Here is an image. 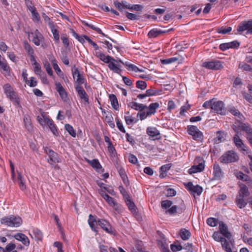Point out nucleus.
<instances>
[{
    "label": "nucleus",
    "instance_id": "obj_37",
    "mask_svg": "<svg viewBox=\"0 0 252 252\" xmlns=\"http://www.w3.org/2000/svg\"><path fill=\"white\" fill-rule=\"evenodd\" d=\"M244 198V197L237 196L236 198L235 202L237 205L241 209L244 208L247 204Z\"/></svg>",
    "mask_w": 252,
    "mask_h": 252
},
{
    "label": "nucleus",
    "instance_id": "obj_54",
    "mask_svg": "<svg viewBox=\"0 0 252 252\" xmlns=\"http://www.w3.org/2000/svg\"><path fill=\"white\" fill-rule=\"evenodd\" d=\"M236 115V116H235L236 117L235 122L243 123L242 121H244L245 119L244 115L241 113H240L239 111Z\"/></svg>",
    "mask_w": 252,
    "mask_h": 252
},
{
    "label": "nucleus",
    "instance_id": "obj_11",
    "mask_svg": "<svg viewBox=\"0 0 252 252\" xmlns=\"http://www.w3.org/2000/svg\"><path fill=\"white\" fill-rule=\"evenodd\" d=\"M97 222V225H99L101 228L107 233L114 234V230L112 228L110 223L108 221L103 219H98Z\"/></svg>",
    "mask_w": 252,
    "mask_h": 252
},
{
    "label": "nucleus",
    "instance_id": "obj_50",
    "mask_svg": "<svg viewBox=\"0 0 252 252\" xmlns=\"http://www.w3.org/2000/svg\"><path fill=\"white\" fill-rule=\"evenodd\" d=\"M126 17L129 20H139L140 16L136 15L135 14L129 13L127 11L126 12Z\"/></svg>",
    "mask_w": 252,
    "mask_h": 252
},
{
    "label": "nucleus",
    "instance_id": "obj_3",
    "mask_svg": "<svg viewBox=\"0 0 252 252\" xmlns=\"http://www.w3.org/2000/svg\"><path fill=\"white\" fill-rule=\"evenodd\" d=\"M185 205L183 200L180 201L179 206L174 205V220L183 221L185 219L184 215L182 214L185 210Z\"/></svg>",
    "mask_w": 252,
    "mask_h": 252
},
{
    "label": "nucleus",
    "instance_id": "obj_60",
    "mask_svg": "<svg viewBox=\"0 0 252 252\" xmlns=\"http://www.w3.org/2000/svg\"><path fill=\"white\" fill-rule=\"evenodd\" d=\"M116 124H117L118 129L121 131H122L124 133H125L126 130H125L124 127L123 126L122 123L119 121V119L118 118H116Z\"/></svg>",
    "mask_w": 252,
    "mask_h": 252
},
{
    "label": "nucleus",
    "instance_id": "obj_23",
    "mask_svg": "<svg viewBox=\"0 0 252 252\" xmlns=\"http://www.w3.org/2000/svg\"><path fill=\"white\" fill-rule=\"evenodd\" d=\"M116 62L112 61L108 66L109 68L114 73L120 74L122 71L121 69V65L118 63V60Z\"/></svg>",
    "mask_w": 252,
    "mask_h": 252
},
{
    "label": "nucleus",
    "instance_id": "obj_56",
    "mask_svg": "<svg viewBox=\"0 0 252 252\" xmlns=\"http://www.w3.org/2000/svg\"><path fill=\"white\" fill-rule=\"evenodd\" d=\"M44 67H45L48 74L51 76H53V70L50 66V63L48 62H46L44 63Z\"/></svg>",
    "mask_w": 252,
    "mask_h": 252
},
{
    "label": "nucleus",
    "instance_id": "obj_9",
    "mask_svg": "<svg viewBox=\"0 0 252 252\" xmlns=\"http://www.w3.org/2000/svg\"><path fill=\"white\" fill-rule=\"evenodd\" d=\"M247 31V34H252V20L241 23L237 28V32H241Z\"/></svg>",
    "mask_w": 252,
    "mask_h": 252
},
{
    "label": "nucleus",
    "instance_id": "obj_28",
    "mask_svg": "<svg viewBox=\"0 0 252 252\" xmlns=\"http://www.w3.org/2000/svg\"><path fill=\"white\" fill-rule=\"evenodd\" d=\"M125 202L131 212L133 214H136L137 213L136 211L137 208L134 202L131 200L130 198L125 200Z\"/></svg>",
    "mask_w": 252,
    "mask_h": 252
},
{
    "label": "nucleus",
    "instance_id": "obj_7",
    "mask_svg": "<svg viewBox=\"0 0 252 252\" xmlns=\"http://www.w3.org/2000/svg\"><path fill=\"white\" fill-rule=\"evenodd\" d=\"M212 109L215 112L221 115L226 114V110L225 109L224 104L222 101H214Z\"/></svg>",
    "mask_w": 252,
    "mask_h": 252
},
{
    "label": "nucleus",
    "instance_id": "obj_4",
    "mask_svg": "<svg viewBox=\"0 0 252 252\" xmlns=\"http://www.w3.org/2000/svg\"><path fill=\"white\" fill-rule=\"evenodd\" d=\"M196 162H198L197 165H194L189 169L188 173L189 174H192L197 172H200L202 171L204 169V162L205 161L201 158H197L195 159Z\"/></svg>",
    "mask_w": 252,
    "mask_h": 252
},
{
    "label": "nucleus",
    "instance_id": "obj_35",
    "mask_svg": "<svg viewBox=\"0 0 252 252\" xmlns=\"http://www.w3.org/2000/svg\"><path fill=\"white\" fill-rule=\"evenodd\" d=\"M159 105L158 102L150 104L148 107L149 110L147 111V115L154 114L156 112V109L159 107Z\"/></svg>",
    "mask_w": 252,
    "mask_h": 252
},
{
    "label": "nucleus",
    "instance_id": "obj_19",
    "mask_svg": "<svg viewBox=\"0 0 252 252\" xmlns=\"http://www.w3.org/2000/svg\"><path fill=\"white\" fill-rule=\"evenodd\" d=\"M175 48L177 49V51L176 53L174 54V63L178 62V63L179 64L182 62L185 55L180 49V46L176 45Z\"/></svg>",
    "mask_w": 252,
    "mask_h": 252
},
{
    "label": "nucleus",
    "instance_id": "obj_21",
    "mask_svg": "<svg viewBox=\"0 0 252 252\" xmlns=\"http://www.w3.org/2000/svg\"><path fill=\"white\" fill-rule=\"evenodd\" d=\"M88 223L93 231L95 232H98L97 230V227H96L98 224L97 220H96L94 216L92 214H90L89 216Z\"/></svg>",
    "mask_w": 252,
    "mask_h": 252
},
{
    "label": "nucleus",
    "instance_id": "obj_38",
    "mask_svg": "<svg viewBox=\"0 0 252 252\" xmlns=\"http://www.w3.org/2000/svg\"><path fill=\"white\" fill-rule=\"evenodd\" d=\"M88 162L94 168L99 169L102 168V166L97 159H94L92 160H88Z\"/></svg>",
    "mask_w": 252,
    "mask_h": 252
},
{
    "label": "nucleus",
    "instance_id": "obj_25",
    "mask_svg": "<svg viewBox=\"0 0 252 252\" xmlns=\"http://www.w3.org/2000/svg\"><path fill=\"white\" fill-rule=\"evenodd\" d=\"M100 194L110 206L114 207L117 205V202L114 201V199L106 194L104 191L101 190Z\"/></svg>",
    "mask_w": 252,
    "mask_h": 252
},
{
    "label": "nucleus",
    "instance_id": "obj_52",
    "mask_svg": "<svg viewBox=\"0 0 252 252\" xmlns=\"http://www.w3.org/2000/svg\"><path fill=\"white\" fill-rule=\"evenodd\" d=\"M84 38L88 41V42L91 44L94 48L95 51L98 50L99 49L98 46L94 42L92 39L90 38V37L87 35H84Z\"/></svg>",
    "mask_w": 252,
    "mask_h": 252
},
{
    "label": "nucleus",
    "instance_id": "obj_2",
    "mask_svg": "<svg viewBox=\"0 0 252 252\" xmlns=\"http://www.w3.org/2000/svg\"><path fill=\"white\" fill-rule=\"evenodd\" d=\"M1 221L2 224L11 227H18L22 224L21 218L14 216L2 218Z\"/></svg>",
    "mask_w": 252,
    "mask_h": 252
},
{
    "label": "nucleus",
    "instance_id": "obj_27",
    "mask_svg": "<svg viewBox=\"0 0 252 252\" xmlns=\"http://www.w3.org/2000/svg\"><path fill=\"white\" fill-rule=\"evenodd\" d=\"M49 159L48 162L53 165L54 163H58L60 161V158L58 157V154L53 151L49 156Z\"/></svg>",
    "mask_w": 252,
    "mask_h": 252
},
{
    "label": "nucleus",
    "instance_id": "obj_8",
    "mask_svg": "<svg viewBox=\"0 0 252 252\" xmlns=\"http://www.w3.org/2000/svg\"><path fill=\"white\" fill-rule=\"evenodd\" d=\"M213 175L212 180H220L224 176V173L222 170L219 164L216 162L213 165Z\"/></svg>",
    "mask_w": 252,
    "mask_h": 252
},
{
    "label": "nucleus",
    "instance_id": "obj_34",
    "mask_svg": "<svg viewBox=\"0 0 252 252\" xmlns=\"http://www.w3.org/2000/svg\"><path fill=\"white\" fill-rule=\"evenodd\" d=\"M109 99L112 107L116 110H118V101L115 95L111 94L109 95Z\"/></svg>",
    "mask_w": 252,
    "mask_h": 252
},
{
    "label": "nucleus",
    "instance_id": "obj_41",
    "mask_svg": "<svg viewBox=\"0 0 252 252\" xmlns=\"http://www.w3.org/2000/svg\"><path fill=\"white\" fill-rule=\"evenodd\" d=\"M33 233L35 238L37 241H41L43 238V235L41 231L38 228H34L33 230Z\"/></svg>",
    "mask_w": 252,
    "mask_h": 252
},
{
    "label": "nucleus",
    "instance_id": "obj_13",
    "mask_svg": "<svg viewBox=\"0 0 252 252\" xmlns=\"http://www.w3.org/2000/svg\"><path fill=\"white\" fill-rule=\"evenodd\" d=\"M172 204V201L168 200H163L161 202V208L166 210L165 211L166 214L170 215L173 214V206H171Z\"/></svg>",
    "mask_w": 252,
    "mask_h": 252
},
{
    "label": "nucleus",
    "instance_id": "obj_40",
    "mask_svg": "<svg viewBox=\"0 0 252 252\" xmlns=\"http://www.w3.org/2000/svg\"><path fill=\"white\" fill-rule=\"evenodd\" d=\"M220 242L221 243L222 247L225 250L226 252H232L231 249L228 243L224 238H221Z\"/></svg>",
    "mask_w": 252,
    "mask_h": 252
},
{
    "label": "nucleus",
    "instance_id": "obj_24",
    "mask_svg": "<svg viewBox=\"0 0 252 252\" xmlns=\"http://www.w3.org/2000/svg\"><path fill=\"white\" fill-rule=\"evenodd\" d=\"M49 27L53 33L54 39L56 42L59 43L60 41V36L58 30L55 28V26L53 22L49 23Z\"/></svg>",
    "mask_w": 252,
    "mask_h": 252
},
{
    "label": "nucleus",
    "instance_id": "obj_42",
    "mask_svg": "<svg viewBox=\"0 0 252 252\" xmlns=\"http://www.w3.org/2000/svg\"><path fill=\"white\" fill-rule=\"evenodd\" d=\"M162 32H163L160 30L153 29L149 32L148 35L150 38H154L158 36Z\"/></svg>",
    "mask_w": 252,
    "mask_h": 252
},
{
    "label": "nucleus",
    "instance_id": "obj_64",
    "mask_svg": "<svg viewBox=\"0 0 252 252\" xmlns=\"http://www.w3.org/2000/svg\"><path fill=\"white\" fill-rule=\"evenodd\" d=\"M84 81L85 78L83 75L80 73H78L76 80V82L78 84V85L83 84L84 83Z\"/></svg>",
    "mask_w": 252,
    "mask_h": 252
},
{
    "label": "nucleus",
    "instance_id": "obj_1",
    "mask_svg": "<svg viewBox=\"0 0 252 252\" xmlns=\"http://www.w3.org/2000/svg\"><path fill=\"white\" fill-rule=\"evenodd\" d=\"M239 157L237 154L233 150L225 152L219 158V161L221 163H229L237 162Z\"/></svg>",
    "mask_w": 252,
    "mask_h": 252
},
{
    "label": "nucleus",
    "instance_id": "obj_33",
    "mask_svg": "<svg viewBox=\"0 0 252 252\" xmlns=\"http://www.w3.org/2000/svg\"><path fill=\"white\" fill-rule=\"evenodd\" d=\"M241 127L242 131L245 132L247 134L246 138L252 136V128L249 124L244 123Z\"/></svg>",
    "mask_w": 252,
    "mask_h": 252
},
{
    "label": "nucleus",
    "instance_id": "obj_10",
    "mask_svg": "<svg viewBox=\"0 0 252 252\" xmlns=\"http://www.w3.org/2000/svg\"><path fill=\"white\" fill-rule=\"evenodd\" d=\"M186 189L189 191L190 193L195 195L196 193L197 195H200L203 190L202 188L199 185L194 186L192 182H189L186 185Z\"/></svg>",
    "mask_w": 252,
    "mask_h": 252
},
{
    "label": "nucleus",
    "instance_id": "obj_61",
    "mask_svg": "<svg viewBox=\"0 0 252 252\" xmlns=\"http://www.w3.org/2000/svg\"><path fill=\"white\" fill-rule=\"evenodd\" d=\"M128 161L129 162L133 164H136L138 162L137 158L133 154H129L128 156Z\"/></svg>",
    "mask_w": 252,
    "mask_h": 252
},
{
    "label": "nucleus",
    "instance_id": "obj_36",
    "mask_svg": "<svg viewBox=\"0 0 252 252\" xmlns=\"http://www.w3.org/2000/svg\"><path fill=\"white\" fill-rule=\"evenodd\" d=\"M82 23L83 24V25L89 27L90 28H91L92 30H93L95 31V32H96L98 33H99L100 34H101L102 35H103L104 36H107V35L105 34L102 32V31L100 29H99V28H98L97 27H95L93 25L89 24L88 23H87V22L84 21H82Z\"/></svg>",
    "mask_w": 252,
    "mask_h": 252
},
{
    "label": "nucleus",
    "instance_id": "obj_51",
    "mask_svg": "<svg viewBox=\"0 0 252 252\" xmlns=\"http://www.w3.org/2000/svg\"><path fill=\"white\" fill-rule=\"evenodd\" d=\"M119 189L121 193L123 195L124 198H125V200H126L130 198L127 191L123 186H119Z\"/></svg>",
    "mask_w": 252,
    "mask_h": 252
},
{
    "label": "nucleus",
    "instance_id": "obj_15",
    "mask_svg": "<svg viewBox=\"0 0 252 252\" xmlns=\"http://www.w3.org/2000/svg\"><path fill=\"white\" fill-rule=\"evenodd\" d=\"M75 89L77 92L78 95L80 98L85 102H89V97L83 87L80 85H76Z\"/></svg>",
    "mask_w": 252,
    "mask_h": 252
},
{
    "label": "nucleus",
    "instance_id": "obj_57",
    "mask_svg": "<svg viewBox=\"0 0 252 252\" xmlns=\"http://www.w3.org/2000/svg\"><path fill=\"white\" fill-rule=\"evenodd\" d=\"M227 45H228V48H238L240 43L237 41H233L232 42L226 43Z\"/></svg>",
    "mask_w": 252,
    "mask_h": 252
},
{
    "label": "nucleus",
    "instance_id": "obj_44",
    "mask_svg": "<svg viewBox=\"0 0 252 252\" xmlns=\"http://www.w3.org/2000/svg\"><path fill=\"white\" fill-rule=\"evenodd\" d=\"M64 127L66 130L69 133L70 135H71L73 137H75L76 136V132L71 125L67 124L65 125Z\"/></svg>",
    "mask_w": 252,
    "mask_h": 252
},
{
    "label": "nucleus",
    "instance_id": "obj_12",
    "mask_svg": "<svg viewBox=\"0 0 252 252\" xmlns=\"http://www.w3.org/2000/svg\"><path fill=\"white\" fill-rule=\"evenodd\" d=\"M202 66L210 69L218 70L222 68V65L219 61L205 62L203 63Z\"/></svg>",
    "mask_w": 252,
    "mask_h": 252
},
{
    "label": "nucleus",
    "instance_id": "obj_29",
    "mask_svg": "<svg viewBox=\"0 0 252 252\" xmlns=\"http://www.w3.org/2000/svg\"><path fill=\"white\" fill-rule=\"evenodd\" d=\"M250 195V192L249 191L248 189L246 186L244 185H242L241 186L240 189L239 191V194L237 196L242 197H246Z\"/></svg>",
    "mask_w": 252,
    "mask_h": 252
},
{
    "label": "nucleus",
    "instance_id": "obj_18",
    "mask_svg": "<svg viewBox=\"0 0 252 252\" xmlns=\"http://www.w3.org/2000/svg\"><path fill=\"white\" fill-rule=\"evenodd\" d=\"M178 235L183 240L187 241L191 237L190 231L186 228H181L177 232Z\"/></svg>",
    "mask_w": 252,
    "mask_h": 252
},
{
    "label": "nucleus",
    "instance_id": "obj_20",
    "mask_svg": "<svg viewBox=\"0 0 252 252\" xmlns=\"http://www.w3.org/2000/svg\"><path fill=\"white\" fill-rule=\"evenodd\" d=\"M219 228L220 233L222 234L225 237L227 238V239H230L231 238V234L228 231L227 226L222 221L219 222Z\"/></svg>",
    "mask_w": 252,
    "mask_h": 252
},
{
    "label": "nucleus",
    "instance_id": "obj_58",
    "mask_svg": "<svg viewBox=\"0 0 252 252\" xmlns=\"http://www.w3.org/2000/svg\"><path fill=\"white\" fill-rule=\"evenodd\" d=\"M25 3L28 9L31 12L36 9L35 7L32 5V2L30 0H25Z\"/></svg>",
    "mask_w": 252,
    "mask_h": 252
},
{
    "label": "nucleus",
    "instance_id": "obj_55",
    "mask_svg": "<svg viewBox=\"0 0 252 252\" xmlns=\"http://www.w3.org/2000/svg\"><path fill=\"white\" fill-rule=\"evenodd\" d=\"M16 248V246L13 243L8 244L5 249H4V252H10L14 250Z\"/></svg>",
    "mask_w": 252,
    "mask_h": 252
},
{
    "label": "nucleus",
    "instance_id": "obj_17",
    "mask_svg": "<svg viewBox=\"0 0 252 252\" xmlns=\"http://www.w3.org/2000/svg\"><path fill=\"white\" fill-rule=\"evenodd\" d=\"M240 135H235L233 137V141L238 148L240 149L241 151H247V147L243 143L242 140L240 138Z\"/></svg>",
    "mask_w": 252,
    "mask_h": 252
},
{
    "label": "nucleus",
    "instance_id": "obj_30",
    "mask_svg": "<svg viewBox=\"0 0 252 252\" xmlns=\"http://www.w3.org/2000/svg\"><path fill=\"white\" fill-rule=\"evenodd\" d=\"M46 123L49 127L51 131L52 132L53 134L56 136H58L59 133L58 132L56 126L54 124L53 121L48 119L46 121Z\"/></svg>",
    "mask_w": 252,
    "mask_h": 252
},
{
    "label": "nucleus",
    "instance_id": "obj_14",
    "mask_svg": "<svg viewBox=\"0 0 252 252\" xmlns=\"http://www.w3.org/2000/svg\"><path fill=\"white\" fill-rule=\"evenodd\" d=\"M147 134L152 140L159 139L160 138L159 131L155 127H148L146 130Z\"/></svg>",
    "mask_w": 252,
    "mask_h": 252
},
{
    "label": "nucleus",
    "instance_id": "obj_43",
    "mask_svg": "<svg viewBox=\"0 0 252 252\" xmlns=\"http://www.w3.org/2000/svg\"><path fill=\"white\" fill-rule=\"evenodd\" d=\"M237 178L239 180L244 181H252L251 178L247 175L244 174L242 172H239L237 173Z\"/></svg>",
    "mask_w": 252,
    "mask_h": 252
},
{
    "label": "nucleus",
    "instance_id": "obj_31",
    "mask_svg": "<svg viewBox=\"0 0 252 252\" xmlns=\"http://www.w3.org/2000/svg\"><path fill=\"white\" fill-rule=\"evenodd\" d=\"M226 133L223 131H218L216 133V137L215 138L216 142H221L225 139Z\"/></svg>",
    "mask_w": 252,
    "mask_h": 252
},
{
    "label": "nucleus",
    "instance_id": "obj_49",
    "mask_svg": "<svg viewBox=\"0 0 252 252\" xmlns=\"http://www.w3.org/2000/svg\"><path fill=\"white\" fill-rule=\"evenodd\" d=\"M24 48L29 55L34 54V51L33 49L26 41L24 42Z\"/></svg>",
    "mask_w": 252,
    "mask_h": 252
},
{
    "label": "nucleus",
    "instance_id": "obj_47",
    "mask_svg": "<svg viewBox=\"0 0 252 252\" xmlns=\"http://www.w3.org/2000/svg\"><path fill=\"white\" fill-rule=\"evenodd\" d=\"M218 222V220L214 218H209L207 220V223L212 227L217 226Z\"/></svg>",
    "mask_w": 252,
    "mask_h": 252
},
{
    "label": "nucleus",
    "instance_id": "obj_48",
    "mask_svg": "<svg viewBox=\"0 0 252 252\" xmlns=\"http://www.w3.org/2000/svg\"><path fill=\"white\" fill-rule=\"evenodd\" d=\"M136 87L142 90H145L147 87L146 83L142 80H138L136 83Z\"/></svg>",
    "mask_w": 252,
    "mask_h": 252
},
{
    "label": "nucleus",
    "instance_id": "obj_5",
    "mask_svg": "<svg viewBox=\"0 0 252 252\" xmlns=\"http://www.w3.org/2000/svg\"><path fill=\"white\" fill-rule=\"evenodd\" d=\"M188 132L189 134L192 136L193 139L195 140L201 141L203 139L202 133L196 126H188Z\"/></svg>",
    "mask_w": 252,
    "mask_h": 252
},
{
    "label": "nucleus",
    "instance_id": "obj_53",
    "mask_svg": "<svg viewBox=\"0 0 252 252\" xmlns=\"http://www.w3.org/2000/svg\"><path fill=\"white\" fill-rule=\"evenodd\" d=\"M33 65H34V71L36 75H39V74L41 73V70L40 64L36 62H35V63H33Z\"/></svg>",
    "mask_w": 252,
    "mask_h": 252
},
{
    "label": "nucleus",
    "instance_id": "obj_32",
    "mask_svg": "<svg viewBox=\"0 0 252 252\" xmlns=\"http://www.w3.org/2000/svg\"><path fill=\"white\" fill-rule=\"evenodd\" d=\"M244 123L235 122V123L231 126L232 128L236 133L235 135H241V131H242V129H241V126Z\"/></svg>",
    "mask_w": 252,
    "mask_h": 252
},
{
    "label": "nucleus",
    "instance_id": "obj_22",
    "mask_svg": "<svg viewBox=\"0 0 252 252\" xmlns=\"http://www.w3.org/2000/svg\"><path fill=\"white\" fill-rule=\"evenodd\" d=\"M15 239L21 241L23 245L28 246L30 245V240L28 237L23 233H17L14 236Z\"/></svg>",
    "mask_w": 252,
    "mask_h": 252
},
{
    "label": "nucleus",
    "instance_id": "obj_46",
    "mask_svg": "<svg viewBox=\"0 0 252 252\" xmlns=\"http://www.w3.org/2000/svg\"><path fill=\"white\" fill-rule=\"evenodd\" d=\"M51 62L53 63V68L56 71L57 74L60 76H61V75H63L62 71L57 64L56 60L54 59L52 60Z\"/></svg>",
    "mask_w": 252,
    "mask_h": 252
},
{
    "label": "nucleus",
    "instance_id": "obj_45",
    "mask_svg": "<svg viewBox=\"0 0 252 252\" xmlns=\"http://www.w3.org/2000/svg\"><path fill=\"white\" fill-rule=\"evenodd\" d=\"M18 181L21 189L22 190L25 189H26V185L25 184L24 179L20 173H18Z\"/></svg>",
    "mask_w": 252,
    "mask_h": 252
},
{
    "label": "nucleus",
    "instance_id": "obj_59",
    "mask_svg": "<svg viewBox=\"0 0 252 252\" xmlns=\"http://www.w3.org/2000/svg\"><path fill=\"white\" fill-rule=\"evenodd\" d=\"M32 16V19L34 21L38 22L40 20V16L36 10L32 11L31 12Z\"/></svg>",
    "mask_w": 252,
    "mask_h": 252
},
{
    "label": "nucleus",
    "instance_id": "obj_62",
    "mask_svg": "<svg viewBox=\"0 0 252 252\" xmlns=\"http://www.w3.org/2000/svg\"><path fill=\"white\" fill-rule=\"evenodd\" d=\"M227 110L234 116H236V114L239 112V110L236 109L235 107L233 106H228Z\"/></svg>",
    "mask_w": 252,
    "mask_h": 252
},
{
    "label": "nucleus",
    "instance_id": "obj_6",
    "mask_svg": "<svg viewBox=\"0 0 252 252\" xmlns=\"http://www.w3.org/2000/svg\"><path fill=\"white\" fill-rule=\"evenodd\" d=\"M4 92L6 96L11 100L18 103L19 101L17 97L16 93L13 91L12 88L9 84L3 86Z\"/></svg>",
    "mask_w": 252,
    "mask_h": 252
},
{
    "label": "nucleus",
    "instance_id": "obj_39",
    "mask_svg": "<svg viewBox=\"0 0 252 252\" xmlns=\"http://www.w3.org/2000/svg\"><path fill=\"white\" fill-rule=\"evenodd\" d=\"M119 174H120L121 177L123 179L125 184L126 186H128L129 185V181L127 180V177L126 176V174L124 169L122 168H120L119 170Z\"/></svg>",
    "mask_w": 252,
    "mask_h": 252
},
{
    "label": "nucleus",
    "instance_id": "obj_63",
    "mask_svg": "<svg viewBox=\"0 0 252 252\" xmlns=\"http://www.w3.org/2000/svg\"><path fill=\"white\" fill-rule=\"evenodd\" d=\"M143 8V6L140 4H134L131 5L129 8V10H133L135 11H141Z\"/></svg>",
    "mask_w": 252,
    "mask_h": 252
},
{
    "label": "nucleus",
    "instance_id": "obj_16",
    "mask_svg": "<svg viewBox=\"0 0 252 252\" xmlns=\"http://www.w3.org/2000/svg\"><path fill=\"white\" fill-rule=\"evenodd\" d=\"M55 86L56 90L58 92L61 98L64 101H66L67 98V95L62 84L59 82H57L55 83Z\"/></svg>",
    "mask_w": 252,
    "mask_h": 252
},
{
    "label": "nucleus",
    "instance_id": "obj_26",
    "mask_svg": "<svg viewBox=\"0 0 252 252\" xmlns=\"http://www.w3.org/2000/svg\"><path fill=\"white\" fill-rule=\"evenodd\" d=\"M23 121L25 128L29 132H31L32 130L33 126H32L30 116L28 115H25L24 116Z\"/></svg>",
    "mask_w": 252,
    "mask_h": 252
}]
</instances>
